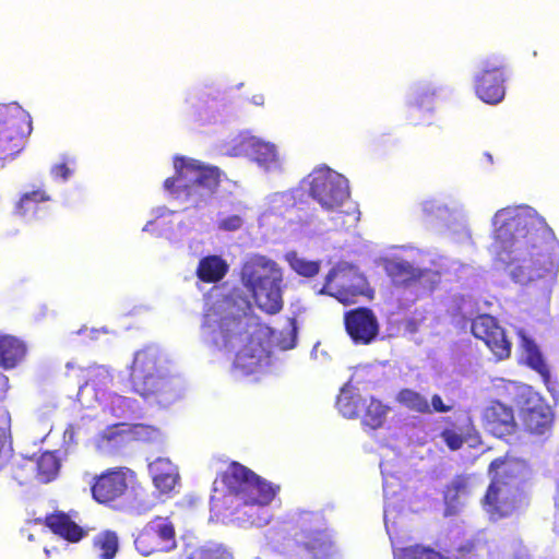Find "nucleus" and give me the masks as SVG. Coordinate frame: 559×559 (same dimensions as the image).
I'll list each match as a JSON object with an SVG mask.
<instances>
[{"instance_id":"nucleus-1","label":"nucleus","mask_w":559,"mask_h":559,"mask_svg":"<svg viewBox=\"0 0 559 559\" xmlns=\"http://www.w3.org/2000/svg\"><path fill=\"white\" fill-rule=\"evenodd\" d=\"M496 262L520 284L552 276L559 267V241L530 206H507L492 218Z\"/></svg>"},{"instance_id":"nucleus-2","label":"nucleus","mask_w":559,"mask_h":559,"mask_svg":"<svg viewBox=\"0 0 559 559\" xmlns=\"http://www.w3.org/2000/svg\"><path fill=\"white\" fill-rule=\"evenodd\" d=\"M165 359L159 349L147 345L134 354L130 370L132 390L144 400L167 406L177 397L171 377L164 371Z\"/></svg>"},{"instance_id":"nucleus-3","label":"nucleus","mask_w":559,"mask_h":559,"mask_svg":"<svg viewBox=\"0 0 559 559\" xmlns=\"http://www.w3.org/2000/svg\"><path fill=\"white\" fill-rule=\"evenodd\" d=\"M240 277L260 310L276 314L283 309L284 275L277 262L255 254L243 263Z\"/></svg>"},{"instance_id":"nucleus-4","label":"nucleus","mask_w":559,"mask_h":559,"mask_svg":"<svg viewBox=\"0 0 559 559\" xmlns=\"http://www.w3.org/2000/svg\"><path fill=\"white\" fill-rule=\"evenodd\" d=\"M222 481L245 506H267L278 489L238 462L230 463Z\"/></svg>"},{"instance_id":"nucleus-5","label":"nucleus","mask_w":559,"mask_h":559,"mask_svg":"<svg viewBox=\"0 0 559 559\" xmlns=\"http://www.w3.org/2000/svg\"><path fill=\"white\" fill-rule=\"evenodd\" d=\"M136 479V473L127 466L109 467L92 478V498L98 504L121 510Z\"/></svg>"},{"instance_id":"nucleus-6","label":"nucleus","mask_w":559,"mask_h":559,"mask_svg":"<svg viewBox=\"0 0 559 559\" xmlns=\"http://www.w3.org/2000/svg\"><path fill=\"white\" fill-rule=\"evenodd\" d=\"M307 183L309 195L329 212L338 211L350 195L348 180L328 166L313 169Z\"/></svg>"},{"instance_id":"nucleus-7","label":"nucleus","mask_w":559,"mask_h":559,"mask_svg":"<svg viewBox=\"0 0 559 559\" xmlns=\"http://www.w3.org/2000/svg\"><path fill=\"white\" fill-rule=\"evenodd\" d=\"M32 119L21 107L0 105V163L12 160L32 132Z\"/></svg>"},{"instance_id":"nucleus-8","label":"nucleus","mask_w":559,"mask_h":559,"mask_svg":"<svg viewBox=\"0 0 559 559\" xmlns=\"http://www.w3.org/2000/svg\"><path fill=\"white\" fill-rule=\"evenodd\" d=\"M320 293L348 305L356 302L358 297L371 298L373 292L367 278L357 267L349 264H337L328 273Z\"/></svg>"},{"instance_id":"nucleus-9","label":"nucleus","mask_w":559,"mask_h":559,"mask_svg":"<svg viewBox=\"0 0 559 559\" xmlns=\"http://www.w3.org/2000/svg\"><path fill=\"white\" fill-rule=\"evenodd\" d=\"M134 546L145 557L174 550L177 547L175 524L169 516H154L139 532Z\"/></svg>"},{"instance_id":"nucleus-10","label":"nucleus","mask_w":559,"mask_h":559,"mask_svg":"<svg viewBox=\"0 0 559 559\" xmlns=\"http://www.w3.org/2000/svg\"><path fill=\"white\" fill-rule=\"evenodd\" d=\"M321 520L318 514H310L308 519H304L300 531L295 535L296 543L309 559H340L338 549L331 534L320 525L314 528L309 525L312 522L320 524Z\"/></svg>"},{"instance_id":"nucleus-11","label":"nucleus","mask_w":559,"mask_h":559,"mask_svg":"<svg viewBox=\"0 0 559 559\" xmlns=\"http://www.w3.org/2000/svg\"><path fill=\"white\" fill-rule=\"evenodd\" d=\"M445 447L459 451L465 443L476 447L481 443V436L469 412L464 411L442 418V428L439 433Z\"/></svg>"},{"instance_id":"nucleus-12","label":"nucleus","mask_w":559,"mask_h":559,"mask_svg":"<svg viewBox=\"0 0 559 559\" xmlns=\"http://www.w3.org/2000/svg\"><path fill=\"white\" fill-rule=\"evenodd\" d=\"M504 83L506 63L503 58L487 59L481 72L475 79V93L484 103L495 105L504 97Z\"/></svg>"},{"instance_id":"nucleus-13","label":"nucleus","mask_w":559,"mask_h":559,"mask_svg":"<svg viewBox=\"0 0 559 559\" xmlns=\"http://www.w3.org/2000/svg\"><path fill=\"white\" fill-rule=\"evenodd\" d=\"M520 408L523 428L532 433L543 436L551 431L555 414L549 404L538 393L527 391Z\"/></svg>"},{"instance_id":"nucleus-14","label":"nucleus","mask_w":559,"mask_h":559,"mask_svg":"<svg viewBox=\"0 0 559 559\" xmlns=\"http://www.w3.org/2000/svg\"><path fill=\"white\" fill-rule=\"evenodd\" d=\"M526 502L518 489L488 485L481 507L491 521H499L511 516L521 510Z\"/></svg>"},{"instance_id":"nucleus-15","label":"nucleus","mask_w":559,"mask_h":559,"mask_svg":"<svg viewBox=\"0 0 559 559\" xmlns=\"http://www.w3.org/2000/svg\"><path fill=\"white\" fill-rule=\"evenodd\" d=\"M191 174L188 176L189 200L197 206L205 203L217 191L222 171L216 166H205L200 160L188 158Z\"/></svg>"},{"instance_id":"nucleus-16","label":"nucleus","mask_w":559,"mask_h":559,"mask_svg":"<svg viewBox=\"0 0 559 559\" xmlns=\"http://www.w3.org/2000/svg\"><path fill=\"white\" fill-rule=\"evenodd\" d=\"M472 334L481 340L498 360L510 357L512 344L508 340L503 328L489 314L477 316L472 321Z\"/></svg>"},{"instance_id":"nucleus-17","label":"nucleus","mask_w":559,"mask_h":559,"mask_svg":"<svg viewBox=\"0 0 559 559\" xmlns=\"http://www.w3.org/2000/svg\"><path fill=\"white\" fill-rule=\"evenodd\" d=\"M345 331L356 345H369L380 332L376 313L367 307H357L344 313Z\"/></svg>"},{"instance_id":"nucleus-18","label":"nucleus","mask_w":559,"mask_h":559,"mask_svg":"<svg viewBox=\"0 0 559 559\" xmlns=\"http://www.w3.org/2000/svg\"><path fill=\"white\" fill-rule=\"evenodd\" d=\"M526 464L509 453L496 457L487 468L490 478L489 485L518 489V486L525 479Z\"/></svg>"},{"instance_id":"nucleus-19","label":"nucleus","mask_w":559,"mask_h":559,"mask_svg":"<svg viewBox=\"0 0 559 559\" xmlns=\"http://www.w3.org/2000/svg\"><path fill=\"white\" fill-rule=\"evenodd\" d=\"M483 423L486 430L493 437L504 439L518 431V423L511 406L492 401L484 411Z\"/></svg>"},{"instance_id":"nucleus-20","label":"nucleus","mask_w":559,"mask_h":559,"mask_svg":"<svg viewBox=\"0 0 559 559\" xmlns=\"http://www.w3.org/2000/svg\"><path fill=\"white\" fill-rule=\"evenodd\" d=\"M73 514L75 515L76 512L55 511L47 514L43 520L36 519V522L43 523L60 538L75 544L84 539L88 531L74 521Z\"/></svg>"},{"instance_id":"nucleus-21","label":"nucleus","mask_w":559,"mask_h":559,"mask_svg":"<svg viewBox=\"0 0 559 559\" xmlns=\"http://www.w3.org/2000/svg\"><path fill=\"white\" fill-rule=\"evenodd\" d=\"M383 270L395 286L409 287L425 277L429 271L415 267L401 258L383 260Z\"/></svg>"},{"instance_id":"nucleus-22","label":"nucleus","mask_w":559,"mask_h":559,"mask_svg":"<svg viewBox=\"0 0 559 559\" xmlns=\"http://www.w3.org/2000/svg\"><path fill=\"white\" fill-rule=\"evenodd\" d=\"M123 433L130 435L135 441L147 443L159 440L162 436L160 429L153 425L121 423L108 427L103 435V439L112 442Z\"/></svg>"},{"instance_id":"nucleus-23","label":"nucleus","mask_w":559,"mask_h":559,"mask_svg":"<svg viewBox=\"0 0 559 559\" xmlns=\"http://www.w3.org/2000/svg\"><path fill=\"white\" fill-rule=\"evenodd\" d=\"M436 95V90L430 86H417L413 91L406 108V117L412 124H419L420 117L431 116Z\"/></svg>"},{"instance_id":"nucleus-24","label":"nucleus","mask_w":559,"mask_h":559,"mask_svg":"<svg viewBox=\"0 0 559 559\" xmlns=\"http://www.w3.org/2000/svg\"><path fill=\"white\" fill-rule=\"evenodd\" d=\"M154 486L162 493H169L179 481L178 468L169 459L157 457L148 464Z\"/></svg>"},{"instance_id":"nucleus-25","label":"nucleus","mask_w":559,"mask_h":559,"mask_svg":"<svg viewBox=\"0 0 559 559\" xmlns=\"http://www.w3.org/2000/svg\"><path fill=\"white\" fill-rule=\"evenodd\" d=\"M229 271V265L221 255L210 254L203 257L198 264L195 274L198 278L206 284L222 281Z\"/></svg>"},{"instance_id":"nucleus-26","label":"nucleus","mask_w":559,"mask_h":559,"mask_svg":"<svg viewBox=\"0 0 559 559\" xmlns=\"http://www.w3.org/2000/svg\"><path fill=\"white\" fill-rule=\"evenodd\" d=\"M218 329L225 345L233 343L235 340H241L248 335V322L246 312L233 313L227 312L222 316L218 322Z\"/></svg>"},{"instance_id":"nucleus-27","label":"nucleus","mask_w":559,"mask_h":559,"mask_svg":"<svg viewBox=\"0 0 559 559\" xmlns=\"http://www.w3.org/2000/svg\"><path fill=\"white\" fill-rule=\"evenodd\" d=\"M175 175L164 181V188L178 197L183 195L189 200L188 176L191 174V166H188V157L176 156L174 158Z\"/></svg>"},{"instance_id":"nucleus-28","label":"nucleus","mask_w":559,"mask_h":559,"mask_svg":"<svg viewBox=\"0 0 559 559\" xmlns=\"http://www.w3.org/2000/svg\"><path fill=\"white\" fill-rule=\"evenodd\" d=\"M26 354L25 344L11 335H0V366L4 369L14 368Z\"/></svg>"},{"instance_id":"nucleus-29","label":"nucleus","mask_w":559,"mask_h":559,"mask_svg":"<svg viewBox=\"0 0 559 559\" xmlns=\"http://www.w3.org/2000/svg\"><path fill=\"white\" fill-rule=\"evenodd\" d=\"M520 337V347L524 354L526 365L539 373L547 383L550 379V372L538 345L524 333H521Z\"/></svg>"},{"instance_id":"nucleus-30","label":"nucleus","mask_w":559,"mask_h":559,"mask_svg":"<svg viewBox=\"0 0 559 559\" xmlns=\"http://www.w3.org/2000/svg\"><path fill=\"white\" fill-rule=\"evenodd\" d=\"M389 409V406L384 405L381 401L372 396L366 397L361 412L362 426L371 430L381 428Z\"/></svg>"},{"instance_id":"nucleus-31","label":"nucleus","mask_w":559,"mask_h":559,"mask_svg":"<svg viewBox=\"0 0 559 559\" xmlns=\"http://www.w3.org/2000/svg\"><path fill=\"white\" fill-rule=\"evenodd\" d=\"M92 549L99 559H114L119 550V536L112 530H104L92 539Z\"/></svg>"},{"instance_id":"nucleus-32","label":"nucleus","mask_w":559,"mask_h":559,"mask_svg":"<svg viewBox=\"0 0 559 559\" xmlns=\"http://www.w3.org/2000/svg\"><path fill=\"white\" fill-rule=\"evenodd\" d=\"M471 477L468 475H455L449 484L445 485L443 490L444 503L450 508H455L460 504L461 499L471 493Z\"/></svg>"},{"instance_id":"nucleus-33","label":"nucleus","mask_w":559,"mask_h":559,"mask_svg":"<svg viewBox=\"0 0 559 559\" xmlns=\"http://www.w3.org/2000/svg\"><path fill=\"white\" fill-rule=\"evenodd\" d=\"M395 401L411 412L419 414H431L430 405L427 399L419 392L404 388L395 396Z\"/></svg>"},{"instance_id":"nucleus-34","label":"nucleus","mask_w":559,"mask_h":559,"mask_svg":"<svg viewBox=\"0 0 559 559\" xmlns=\"http://www.w3.org/2000/svg\"><path fill=\"white\" fill-rule=\"evenodd\" d=\"M366 397L358 393L343 391L336 400L340 413L346 418H356L361 415Z\"/></svg>"},{"instance_id":"nucleus-35","label":"nucleus","mask_w":559,"mask_h":559,"mask_svg":"<svg viewBox=\"0 0 559 559\" xmlns=\"http://www.w3.org/2000/svg\"><path fill=\"white\" fill-rule=\"evenodd\" d=\"M285 260L294 272L304 277H313L321 269V261L308 260L300 257L296 251L287 252Z\"/></svg>"},{"instance_id":"nucleus-36","label":"nucleus","mask_w":559,"mask_h":559,"mask_svg":"<svg viewBox=\"0 0 559 559\" xmlns=\"http://www.w3.org/2000/svg\"><path fill=\"white\" fill-rule=\"evenodd\" d=\"M11 448V415L5 407H0V471L5 465Z\"/></svg>"},{"instance_id":"nucleus-37","label":"nucleus","mask_w":559,"mask_h":559,"mask_svg":"<svg viewBox=\"0 0 559 559\" xmlns=\"http://www.w3.org/2000/svg\"><path fill=\"white\" fill-rule=\"evenodd\" d=\"M59 468L60 462L53 452L46 451L36 460L37 477L43 483L52 480L57 476Z\"/></svg>"},{"instance_id":"nucleus-38","label":"nucleus","mask_w":559,"mask_h":559,"mask_svg":"<svg viewBox=\"0 0 559 559\" xmlns=\"http://www.w3.org/2000/svg\"><path fill=\"white\" fill-rule=\"evenodd\" d=\"M251 155L259 165L269 168L277 163V152L275 145L261 140H251Z\"/></svg>"},{"instance_id":"nucleus-39","label":"nucleus","mask_w":559,"mask_h":559,"mask_svg":"<svg viewBox=\"0 0 559 559\" xmlns=\"http://www.w3.org/2000/svg\"><path fill=\"white\" fill-rule=\"evenodd\" d=\"M49 200V194L43 189H36L29 192H25L20 197L15 205V214L24 217L29 212L35 211L39 203L47 202Z\"/></svg>"},{"instance_id":"nucleus-40","label":"nucleus","mask_w":559,"mask_h":559,"mask_svg":"<svg viewBox=\"0 0 559 559\" xmlns=\"http://www.w3.org/2000/svg\"><path fill=\"white\" fill-rule=\"evenodd\" d=\"M233 366L242 374H251L260 366V356L250 346H243L237 352Z\"/></svg>"},{"instance_id":"nucleus-41","label":"nucleus","mask_w":559,"mask_h":559,"mask_svg":"<svg viewBox=\"0 0 559 559\" xmlns=\"http://www.w3.org/2000/svg\"><path fill=\"white\" fill-rule=\"evenodd\" d=\"M394 559H449L435 549L421 545L403 547L394 551Z\"/></svg>"},{"instance_id":"nucleus-42","label":"nucleus","mask_w":559,"mask_h":559,"mask_svg":"<svg viewBox=\"0 0 559 559\" xmlns=\"http://www.w3.org/2000/svg\"><path fill=\"white\" fill-rule=\"evenodd\" d=\"M187 559H231V555L219 546H202L192 550Z\"/></svg>"},{"instance_id":"nucleus-43","label":"nucleus","mask_w":559,"mask_h":559,"mask_svg":"<svg viewBox=\"0 0 559 559\" xmlns=\"http://www.w3.org/2000/svg\"><path fill=\"white\" fill-rule=\"evenodd\" d=\"M33 471L34 466L32 460L27 461L24 464H19L15 466L13 471L14 478L19 481V484L23 485L31 479Z\"/></svg>"},{"instance_id":"nucleus-44","label":"nucleus","mask_w":559,"mask_h":559,"mask_svg":"<svg viewBox=\"0 0 559 559\" xmlns=\"http://www.w3.org/2000/svg\"><path fill=\"white\" fill-rule=\"evenodd\" d=\"M243 221L239 215H230L218 222V227L226 231H235L241 228Z\"/></svg>"},{"instance_id":"nucleus-45","label":"nucleus","mask_w":559,"mask_h":559,"mask_svg":"<svg viewBox=\"0 0 559 559\" xmlns=\"http://www.w3.org/2000/svg\"><path fill=\"white\" fill-rule=\"evenodd\" d=\"M50 174L55 179L68 180L72 170L66 162L56 164L51 167Z\"/></svg>"},{"instance_id":"nucleus-46","label":"nucleus","mask_w":559,"mask_h":559,"mask_svg":"<svg viewBox=\"0 0 559 559\" xmlns=\"http://www.w3.org/2000/svg\"><path fill=\"white\" fill-rule=\"evenodd\" d=\"M430 409L431 413H448L452 409L451 405H447L439 394L431 396Z\"/></svg>"},{"instance_id":"nucleus-47","label":"nucleus","mask_w":559,"mask_h":559,"mask_svg":"<svg viewBox=\"0 0 559 559\" xmlns=\"http://www.w3.org/2000/svg\"><path fill=\"white\" fill-rule=\"evenodd\" d=\"M94 372H95V377H100L104 380L103 384H106L107 381H111V376L107 369L97 367V368H95Z\"/></svg>"},{"instance_id":"nucleus-48","label":"nucleus","mask_w":559,"mask_h":559,"mask_svg":"<svg viewBox=\"0 0 559 559\" xmlns=\"http://www.w3.org/2000/svg\"><path fill=\"white\" fill-rule=\"evenodd\" d=\"M459 551L475 556V545L472 542H467L465 545L459 548Z\"/></svg>"},{"instance_id":"nucleus-49","label":"nucleus","mask_w":559,"mask_h":559,"mask_svg":"<svg viewBox=\"0 0 559 559\" xmlns=\"http://www.w3.org/2000/svg\"><path fill=\"white\" fill-rule=\"evenodd\" d=\"M426 123H427L428 126H431V124H432V122H431V121H429V120H427V121H426Z\"/></svg>"},{"instance_id":"nucleus-50","label":"nucleus","mask_w":559,"mask_h":559,"mask_svg":"<svg viewBox=\"0 0 559 559\" xmlns=\"http://www.w3.org/2000/svg\"><path fill=\"white\" fill-rule=\"evenodd\" d=\"M0 378L5 379V376H3L2 373H0Z\"/></svg>"},{"instance_id":"nucleus-51","label":"nucleus","mask_w":559,"mask_h":559,"mask_svg":"<svg viewBox=\"0 0 559 559\" xmlns=\"http://www.w3.org/2000/svg\"><path fill=\"white\" fill-rule=\"evenodd\" d=\"M0 378L5 379V376H3L2 373H0Z\"/></svg>"},{"instance_id":"nucleus-52","label":"nucleus","mask_w":559,"mask_h":559,"mask_svg":"<svg viewBox=\"0 0 559 559\" xmlns=\"http://www.w3.org/2000/svg\"><path fill=\"white\" fill-rule=\"evenodd\" d=\"M0 378L5 379V376H3L2 373H0Z\"/></svg>"}]
</instances>
